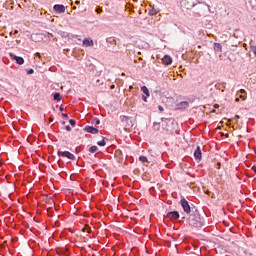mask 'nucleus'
<instances>
[{
	"instance_id": "f257e3e1",
	"label": "nucleus",
	"mask_w": 256,
	"mask_h": 256,
	"mask_svg": "<svg viewBox=\"0 0 256 256\" xmlns=\"http://www.w3.org/2000/svg\"><path fill=\"white\" fill-rule=\"evenodd\" d=\"M180 5L183 9H193L197 3L195 0H181Z\"/></svg>"
},
{
	"instance_id": "f03ea898",
	"label": "nucleus",
	"mask_w": 256,
	"mask_h": 256,
	"mask_svg": "<svg viewBox=\"0 0 256 256\" xmlns=\"http://www.w3.org/2000/svg\"><path fill=\"white\" fill-rule=\"evenodd\" d=\"M180 203L184 213H187V215H189V213H191V206H189V202L183 198L181 199Z\"/></svg>"
},
{
	"instance_id": "7ed1b4c3",
	"label": "nucleus",
	"mask_w": 256,
	"mask_h": 256,
	"mask_svg": "<svg viewBox=\"0 0 256 256\" xmlns=\"http://www.w3.org/2000/svg\"><path fill=\"white\" fill-rule=\"evenodd\" d=\"M58 155H60L61 157H66L67 159H70V161H75V155H73L69 151H59Z\"/></svg>"
},
{
	"instance_id": "20e7f679",
	"label": "nucleus",
	"mask_w": 256,
	"mask_h": 256,
	"mask_svg": "<svg viewBox=\"0 0 256 256\" xmlns=\"http://www.w3.org/2000/svg\"><path fill=\"white\" fill-rule=\"evenodd\" d=\"M166 219H169V221H177V219H179V213L177 211L168 212Z\"/></svg>"
},
{
	"instance_id": "39448f33",
	"label": "nucleus",
	"mask_w": 256,
	"mask_h": 256,
	"mask_svg": "<svg viewBox=\"0 0 256 256\" xmlns=\"http://www.w3.org/2000/svg\"><path fill=\"white\" fill-rule=\"evenodd\" d=\"M10 58L16 61L18 65H23V63H25V60L23 59V57L16 56L13 53H10Z\"/></svg>"
},
{
	"instance_id": "423d86ee",
	"label": "nucleus",
	"mask_w": 256,
	"mask_h": 256,
	"mask_svg": "<svg viewBox=\"0 0 256 256\" xmlns=\"http://www.w3.org/2000/svg\"><path fill=\"white\" fill-rule=\"evenodd\" d=\"M53 9L55 13H65V6L63 4H56Z\"/></svg>"
},
{
	"instance_id": "0eeeda50",
	"label": "nucleus",
	"mask_w": 256,
	"mask_h": 256,
	"mask_svg": "<svg viewBox=\"0 0 256 256\" xmlns=\"http://www.w3.org/2000/svg\"><path fill=\"white\" fill-rule=\"evenodd\" d=\"M194 158L196 161H201L202 159V153H201V147L197 146L196 150L194 151Z\"/></svg>"
},
{
	"instance_id": "6e6552de",
	"label": "nucleus",
	"mask_w": 256,
	"mask_h": 256,
	"mask_svg": "<svg viewBox=\"0 0 256 256\" xmlns=\"http://www.w3.org/2000/svg\"><path fill=\"white\" fill-rule=\"evenodd\" d=\"M85 131L87 133H91L92 135H97V133H99V130L93 126H86Z\"/></svg>"
},
{
	"instance_id": "1a4fd4ad",
	"label": "nucleus",
	"mask_w": 256,
	"mask_h": 256,
	"mask_svg": "<svg viewBox=\"0 0 256 256\" xmlns=\"http://www.w3.org/2000/svg\"><path fill=\"white\" fill-rule=\"evenodd\" d=\"M162 63H163V65H171L173 63V58H171V56H169V55H165L162 58Z\"/></svg>"
},
{
	"instance_id": "9d476101",
	"label": "nucleus",
	"mask_w": 256,
	"mask_h": 256,
	"mask_svg": "<svg viewBox=\"0 0 256 256\" xmlns=\"http://www.w3.org/2000/svg\"><path fill=\"white\" fill-rule=\"evenodd\" d=\"M189 107V102L183 101L176 105V109H187Z\"/></svg>"
},
{
	"instance_id": "9b49d317",
	"label": "nucleus",
	"mask_w": 256,
	"mask_h": 256,
	"mask_svg": "<svg viewBox=\"0 0 256 256\" xmlns=\"http://www.w3.org/2000/svg\"><path fill=\"white\" fill-rule=\"evenodd\" d=\"M83 45H84L85 47H93V41H92L91 39L85 38V39L83 40Z\"/></svg>"
},
{
	"instance_id": "f8f14e48",
	"label": "nucleus",
	"mask_w": 256,
	"mask_h": 256,
	"mask_svg": "<svg viewBox=\"0 0 256 256\" xmlns=\"http://www.w3.org/2000/svg\"><path fill=\"white\" fill-rule=\"evenodd\" d=\"M141 91L142 93H144V95H146V97H149L150 93H149V88H147V86H142Z\"/></svg>"
},
{
	"instance_id": "ddd939ff",
	"label": "nucleus",
	"mask_w": 256,
	"mask_h": 256,
	"mask_svg": "<svg viewBox=\"0 0 256 256\" xmlns=\"http://www.w3.org/2000/svg\"><path fill=\"white\" fill-rule=\"evenodd\" d=\"M139 161H141V163H149V160L147 159V156H140Z\"/></svg>"
},
{
	"instance_id": "4468645a",
	"label": "nucleus",
	"mask_w": 256,
	"mask_h": 256,
	"mask_svg": "<svg viewBox=\"0 0 256 256\" xmlns=\"http://www.w3.org/2000/svg\"><path fill=\"white\" fill-rule=\"evenodd\" d=\"M61 100V94L60 93H55L54 94V101H60Z\"/></svg>"
},
{
	"instance_id": "2eb2a0df",
	"label": "nucleus",
	"mask_w": 256,
	"mask_h": 256,
	"mask_svg": "<svg viewBox=\"0 0 256 256\" xmlns=\"http://www.w3.org/2000/svg\"><path fill=\"white\" fill-rule=\"evenodd\" d=\"M97 146H91L90 148H89V152L90 153H97Z\"/></svg>"
},
{
	"instance_id": "dca6fc26",
	"label": "nucleus",
	"mask_w": 256,
	"mask_h": 256,
	"mask_svg": "<svg viewBox=\"0 0 256 256\" xmlns=\"http://www.w3.org/2000/svg\"><path fill=\"white\" fill-rule=\"evenodd\" d=\"M97 145H99V147H105V145H107V142H105L104 140L98 141Z\"/></svg>"
},
{
	"instance_id": "f3484780",
	"label": "nucleus",
	"mask_w": 256,
	"mask_h": 256,
	"mask_svg": "<svg viewBox=\"0 0 256 256\" xmlns=\"http://www.w3.org/2000/svg\"><path fill=\"white\" fill-rule=\"evenodd\" d=\"M215 49H216V51H221V49H222L221 44L216 43L215 44Z\"/></svg>"
},
{
	"instance_id": "a211bd4d",
	"label": "nucleus",
	"mask_w": 256,
	"mask_h": 256,
	"mask_svg": "<svg viewBox=\"0 0 256 256\" xmlns=\"http://www.w3.org/2000/svg\"><path fill=\"white\" fill-rule=\"evenodd\" d=\"M83 231L84 232L86 231L87 233H91V228L89 226H85Z\"/></svg>"
},
{
	"instance_id": "6ab92c4d",
	"label": "nucleus",
	"mask_w": 256,
	"mask_h": 256,
	"mask_svg": "<svg viewBox=\"0 0 256 256\" xmlns=\"http://www.w3.org/2000/svg\"><path fill=\"white\" fill-rule=\"evenodd\" d=\"M69 123H70V125H72V126H75V124H76L75 120H73V119H70V120H69Z\"/></svg>"
},
{
	"instance_id": "aec40b11",
	"label": "nucleus",
	"mask_w": 256,
	"mask_h": 256,
	"mask_svg": "<svg viewBox=\"0 0 256 256\" xmlns=\"http://www.w3.org/2000/svg\"><path fill=\"white\" fill-rule=\"evenodd\" d=\"M251 51H253L254 55H256V45L251 47Z\"/></svg>"
},
{
	"instance_id": "412c9836",
	"label": "nucleus",
	"mask_w": 256,
	"mask_h": 256,
	"mask_svg": "<svg viewBox=\"0 0 256 256\" xmlns=\"http://www.w3.org/2000/svg\"><path fill=\"white\" fill-rule=\"evenodd\" d=\"M158 110L160 111V113H163V111H165V109L163 108V106H158Z\"/></svg>"
},
{
	"instance_id": "4be33fe9",
	"label": "nucleus",
	"mask_w": 256,
	"mask_h": 256,
	"mask_svg": "<svg viewBox=\"0 0 256 256\" xmlns=\"http://www.w3.org/2000/svg\"><path fill=\"white\" fill-rule=\"evenodd\" d=\"M35 71L33 69L28 70V75H33Z\"/></svg>"
},
{
	"instance_id": "5701e85b",
	"label": "nucleus",
	"mask_w": 256,
	"mask_h": 256,
	"mask_svg": "<svg viewBox=\"0 0 256 256\" xmlns=\"http://www.w3.org/2000/svg\"><path fill=\"white\" fill-rule=\"evenodd\" d=\"M102 12H103V9H101V8L96 9V13H102Z\"/></svg>"
},
{
	"instance_id": "b1692460",
	"label": "nucleus",
	"mask_w": 256,
	"mask_h": 256,
	"mask_svg": "<svg viewBox=\"0 0 256 256\" xmlns=\"http://www.w3.org/2000/svg\"><path fill=\"white\" fill-rule=\"evenodd\" d=\"M94 123H95V125H99V123H101V121H99V119H95Z\"/></svg>"
},
{
	"instance_id": "393cba45",
	"label": "nucleus",
	"mask_w": 256,
	"mask_h": 256,
	"mask_svg": "<svg viewBox=\"0 0 256 256\" xmlns=\"http://www.w3.org/2000/svg\"><path fill=\"white\" fill-rule=\"evenodd\" d=\"M143 101H145V103H147V96H142Z\"/></svg>"
},
{
	"instance_id": "a878e982",
	"label": "nucleus",
	"mask_w": 256,
	"mask_h": 256,
	"mask_svg": "<svg viewBox=\"0 0 256 256\" xmlns=\"http://www.w3.org/2000/svg\"><path fill=\"white\" fill-rule=\"evenodd\" d=\"M66 131H71V126H66Z\"/></svg>"
},
{
	"instance_id": "bb28decb",
	"label": "nucleus",
	"mask_w": 256,
	"mask_h": 256,
	"mask_svg": "<svg viewBox=\"0 0 256 256\" xmlns=\"http://www.w3.org/2000/svg\"><path fill=\"white\" fill-rule=\"evenodd\" d=\"M252 171L255 173V175H256V166H253L252 167Z\"/></svg>"
},
{
	"instance_id": "cd10ccee",
	"label": "nucleus",
	"mask_w": 256,
	"mask_h": 256,
	"mask_svg": "<svg viewBox=\"0 0 256 256\" xmlns=\"http://www.w3.org/2000/svg\"><path fill=\"white\" fill-rule=\"evenodd\" d=\"M240 93H241V95H243V93H245V89H241Z\"/></svg>"
},
{
	"instance_id": "c85d7f7f",
	"label": "nucleus",
	"mask_w": 256,
	"mask_h": 256,
	"mask_svg": "<svg viewBox=\"0 0 256 256\" xmlns=\"http://www.w3.org/2000/svg\"><path fill=\"white\" fill-rule=\"evenodd\" d=\"M36 57H41V53L37 52Z\"/></svg>"
},
{
	"instance_id": "c756f323",
	"label": "nucleus",
	"mask_w": 256,
	"mask_h": 256,
	"mask_svg": "<svg viewBox=\"0 0 256 256\" xmlns=\"http://www.w3.org/2000/svg\"><path fill=\"white\" fill-rule=\"evenodd\" d=\"M240 99H245V96H243V94H241Z\"/></svg>"
},
{
	"instance_id": "7c9ffc66",
	"label": "nucleus",
	"mask_w": 256,
	"mask_h": 256,
	"mask_svg": "<svg viewBox=\"0 0 256 256\" xmlns=\"http://www.w3.org/2000/svg\"><path fill=\"white\" fill-rule=\"evenodd\" d=\"M62 117H68V116H67V114L63 113V114H62Z\"/></svg>"
},
{
	"instance_id": "2f4dec72",
	"label": "nucleus",
	"mask_w": 256,
	"mask_h": 256,
	"mask_svg": "<svg viewBox=\"0 0 256 256\" xmlns=\"http://www.w3.org/2000/svg\"><path fill=\"white\" fill-rule=\"evenodd\" d=\"M75 3H76V5H79V3H81V2H79V1L77 0Z\"/></svg>"
},
{
	"instance_id": "473e14b6",
	"label": "nucleus",
	"mask_w": 256,
	"mask_h": 256,
	"mask_svg": "<svg viewBox=\"0 0 256 256\" xmlns=\"http://www.w3.org/2000/svg\"><path fill=\"white\" fill-rule=\"evenodd\" d=\"M14 33L17 34V33H19V31H18V30H15Z\"/></svg>"
},
{
	"instance_id": "72a5a7b5",
	"label": "nucleus",
	"mask_w": 256,
	"mask_h": 256,
	"mask_svg": "<svg viewBox=\"0 0 256 256\" xmlns=\"http://www.w3.org/2000/svg\"><path fill=\"white\" fill-rule=\"evenodd\" d=\"M60 111H63V106H60Z\"/></svg>"
},
{
	"instance_id": "f704fd0d",
	"label": "nucleus",
	"mask_w": 256,
	"mask_h": 256,
	"mask_svg": "<svg viewBox=\"0 0 256 256\" xmlns=\"http://www.w3.org/2000/svg\"><path fill=\"white\" fill-rule=\"evenodd\" d=\"M236 102H239V98H236Z\"/></svg>"
},
{
	"instance_id": "c9c22d12",
	"label": "nucleus",
	"mask_w": 256,
	"mask_h": 256,
	"mask_svg": "<svg viewBox=\"0 0 256 256\" xmlns=\"http://www.w3.org/2000/svg\"><path fill=\"white\" fill-rule=\"evenodd\" d=\"M236 119H239V115H236Z\"/></svg>"
},
{
	"instance_id": "e433bc0d",
	"label": "nucleus",
	"mask_w": 256,
	"mask_h": 256,
	"mask_svg": "<svg viewBox=\"0 0 256 256\" xmlns=\"http://www.w3.org/2000/svg\"><path fill=\"white\" fill-rule=\"evenodd\" d=\"M73 9L75 10V9H77V7H76V6H74V7H73Z\"/></svg>"
},
{
	"instance_id": "4c0bfd02",
	"label": "nucleus",
	"mask_w": 256,
	"mask_h": 256,
	"mask_svg": "<svg viewBox=\"0 0 256 256\" xmlns=\"http://www.w3.org/2000/svg\"><path fill=\"white\" fill-rule=\"evenodd\" d=\"M122 76H125V73H122Z\"/></svg>"
},
{
	"instance_id": "58836bf2",
	"label": "nucleus",
	"mask_w": 256,
	"mask_h": 256,
	"mask_svg": "<svg viewBox=\"0 0 256 256\" xmlns=\"http://www.w3.org/2000/svg\"><path fill=\"white\" fill-rule=\"evenodd\" d=\"M130 89H133V86H130Z\"/></svg>"
},
{
	"instance_id": "ea45409f",
	"label": "nucleus",
	"mask_w": 256,
	"mask_h": 256,
	"mask_svg": "<svg viewBox=\"0 0 256 256\" xmlns=\"http://www.w3.org/2000/svg\"><path fill=\"white\" fill-rule=\"evenodd\" d=\"M221 165V163H218V166Z\"/></svg>"
}]
</instances>
